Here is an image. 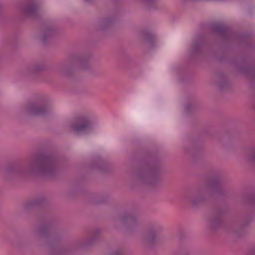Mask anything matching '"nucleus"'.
<instances>
[{
    "label": "nucleus",
    "mask_w": 255,
    "mask_h": 255,
    "mask_svg": "<svg viewBox=\"0 0 255 255\" xmlns=\"http://www.w3.org/2000/svg\"><path fill=\"white\" fill-rule=\"evenodd\" d=\"M92 124L85 118L79 119L74 127V131L78 133H87L91 131Z\"/></svg>",
    "instance_id": "f257e3e1"
},
{
    "label": "nucleus",
    "mask_w": 255,
    "mask_h": 255,
    "mask_svg": "<svg viewBox=\"0 0 255 255\" xmlns=\"http://www.w3.org/2000/svg\"><path fill=\"white\" fill-rule=\"evenodd\" d=\"M42 112L41 111H36V113H37V114H40L41 113H42Z\"/></svg>",
    "instance_id": "f03ea898"
}]
</instances>
